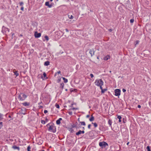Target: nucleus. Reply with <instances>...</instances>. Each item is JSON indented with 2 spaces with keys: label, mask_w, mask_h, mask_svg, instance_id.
<instances>
[{
  "label": "nucleus",
  "mask_w": 151,
  "mask_h": 151,
  "mask_svg": "<svg viewBox=\"0 0 151 151\" xmlns=\"http://www.w3.org/2000/svg\"><path fill=\"white\" fill-rule=\"evenodd\" d=\"M27 96L23 93H21L19 95L18 98L19 100L23 101L27 98Z\"/></svg>",
  "instance_id": "obj_1"
},
{
  "label": "nucleus",
  "mask_w": 151,
  "mask_h": 151,
  "mask_svg": "<svg viewBox=\"0 0 151 151\" xmlns=\"http://www.w3.org/2000/svg\"><path fill=\"white\" fill-rule=\"evenodd\" d=\"M95 85L97 86H102L104 84V82L101 79H96L95 82Z\"/></svg>",
  "instance_id": "obj_2"
},
{
  "label": "nucleus",
  "mask_w": 151,
  "mask_h": 151,
  "mask_svg": "<svg viewBox=\"0 0 151 151\" xmlns=\"http://www.w3.org/2000/svg\"><path fill=\"white\" fill-rule=\"evenodd\" d=\"M99 145L102 148H105L106 147L108 146V144L104 141L99 142Z\"/></svg>",
  "instance_id": "obj_3"
},
{
  "label": "nucleus",
  "mask_w": 151,
  "mask_h": 151,
  "mask_svg": "<svg viewBox=\"0 0 151 151\" xmlns=\"http://www.w3.org/2000/svg\"><path fill=\"white\" fill-rule=\"evenodd\" d=\"M56 128L55 127L54 125H52L50 126L49 128L48 129V130L49 131H51L52 132L54 133L56 132Z\"/></svg>",
  "instance_id": "obj_4"
},
{
  "label": "nucleus",
  "mask_w": 151,
  "mask_h": 151,
  "mask_svg": "<svg viewBox=\"0 0 151 151\" xmlns=\"http://www.w3.org/2000/svg\"><path fill=\"white\" fill-rule=\"evenodd\" d=\"M71 126L72 128L75 127L76 129H79L81 127L80 124H78L77 122H76L75 123L73 124Z\"/></svg>",
  "instance_id": "obj_5"
},
{
  "label": "nucleus",
  "mask_w": 151,
  "mask_h": 151,
  "mask_svg": "<svg viewBox=\"0 0 151 151\" xmlns=\"http://www.w3.org/2000/svg\"><path fill=\"white\" fill-rule=\"evenodd\" d=\"M115 95L119 96L120 95L121 90L120 89H116L114 90Z\"/></svg>",
  "instance_id": "obj_6"
},
{
  "label": "nucleus",
  "mask_w": 151,
  "mask_h": 151,
  "mask_svg": "<svg viewBox=\"0 0 151 151\" xmlns=\"http://www.w3.org/2000/svg\"><path fill=\"white\" fill-rule=\"evenodd\" d=\"M9 29L8 28L4 26L2 27V32L3 34H5L6 32H9Z\"/></svg>",
  "instance_id": "obj_7"
},
{
  "label": "nucleus",
  "mask_w": 151,
  "mask_h": 151,
  "mask_svg": "<svg viewBox=\"0 0 151 151\" xmlns=\"http://www.w3.org/2000/svg\"><path fill=\"white\" fill-rule=\"evenodd\" d=\"M95 52V51L93 48L90 50L89 52L91 55V57H92L93 55H94Z\"/></svg>",
  "instance_id": "obj_8"
},
{
  "label": "nucleus",
  "mask_w": 151,
  "mask_h": 151,
  "mask_svg": "<svg viewBox=\"0 0 151 151\" xmlns=\"http://www.w3.org/2000/svg\"><path fill=\"white\" fill-rule=\"evenodd\" d=\"M41 33H38L37 32H36L35 33V36L36 38H39L41 36Z\"/></svg>",
  "instance_id": "obj_9"
},
{
  "label": "nucleus",
  "mask_w": 151,
  "mask_h": 151,
  "mask_svg": "<svg viewBox=\"0 0 151 151\" xmlns=\"http://www.w3.org/2000/svg\"><path fill=\"white\" fill-rule=\"evenodd\" d=\"M22 104L25 106H29L30 104L29 102H25L22 103Z\"/></svg>",
  "instance_id": "obj_10"
},
{
  "label": "nucleus",
  "mask_w": 151,
  "mask_h": 151,
  "mask_svg": "<svg viewBox=\"0 0 151 151\" xmlns=\"http://www.w3.org/2000/svg\"><path fill=\"white\" fill-rule=\"evenodd\" d=\"M62 118H60L59 119L57 120L56 121V123L58 125H59L60 123V121L62 120Z\"/></svg>",
  "instance_id": "obj_11"
},
{
  "label": "nucleus",
  "mask_w": 151,
  "mask_h": 151,
  "mask_svg": "<svg viewBox=\"0 0 151 151\" xmlns=\"http://www.w3.org/2000/svg\"><path fill=\"white\" fill-rule=\"evenodd\" d=\"M12 148L14 149V150L17 149L19 151L20 150L19 147L17 146L16 145H14L12 146Z\"/></svg>",
  "instance_id": "obj_12"
},
{
  "label": "nucleus",
  "mask_w": 151,
  "mask_h": 151,
  "mask_svg": "<svg viewBox=\"0 0 151 151\" xmlns=\"http://www.w3.org/2000/svg\"><path fill=\"white\" fill-rule=\"evenodd\" d=\"M45 5L46 6H47L49 8L51 7L52 6L51 4H49V3L48 1H47L45 2Z\"/></svg>",
  "instance_id": "obj_13"
},
{
  "label": "nucleus",
  "mask_w": 151,
  "mask_h": 151,
  "mask_svg": "<svg viewBox=\"0 0 151 151\" xmlns=\"http://www.w3.org/2000/svg\"><path fill=\"white\" fill-rule=\"evenodd\" d=\"M108 123L109 125V127H111L112 128L111 124L112 123V120L110 119H109L108 121Z\"/></svg>",
  "instance_id": "obj_14"
},
{
  "label": "nucleus",
  "mask_w": 151,
  "mask_h": 151,
  "mask_svg": "<svg viewBox=\"0 0 151 151\" xmlns=\"http://www.w3.org/2000/svg\"><path fill=\"white\" fill-rule=\"evenodd\" d=\"M14 70H15V69H14L13 72L14 73V74L16 75V76L17 77L19 75V73L17 71H14Z\"/></svg>",
  "instance_id": "obj_15"
},
{
  "label": "nucleus",
  "mask_w": 151,
  "mask_h": 151,
  "mask_svg": "<svg viewBox=\"0 0 151 151\" xmlns=\"http://www.w3.org/2000/svg\"><path fill=\"white\" fill-rule=\"evenodd\" d=\"M50 62L48 61L45 62L44 63V65L45 66H48L50 65Z\"/></svg>",
  "instance_id": "obj_16"
},
{
  "label": "nucleus",
  "mask_w": 151,
  "mask_h": 151,
  "mask_svg": "<svg viewBox=\"0 0 151 151\" xmlns=\"http://www.w3.org/2000/svg\"><path fill=\"white\" fill-rule=\"evenodd\" d=\"M110 58V56L108 55H107L105 57H104V60H108Z\"/></svg>",
  "instance_id": "obj_17"
},
{
  "label": "nucleus",
  "mask_w": 151,
  "mask_h": 151,
  "mask_svg": "<svg viewBox=\"0 0 151 151\" xmlns=\"http://www.w3.org/2000/svg\"><path fill=\"white\" fill-rule=\"evenodd\" d=\"M20 113L21 114L24 115L26 114V112L25 110H23L22 109L20 111Z\"/></svg>",
  "instance_id": "obj_18"
},
{
  "label": "nucleus",
  "mask_w": 151,
  "mask_h": 151,
  "mask_svg": "<svg viewBox=\"0 0 151 151\" xmlns=\"http://www.w3.org/2000/svg\"><path fill=\"white\" fill-rule=\"evenodd\" d=\"M63 78V80L64 81V82L65 83H67L68 81V80L67 79L65 78V77H62Z\"/></svg>",
  "instance_id": "obj_19"
},
{
  "label": "nucleus",
  "mask_w": 151,
  "mask_h": 151,
  "mask_svg": "<svg viewBox=\"0 0 151 151\" xmlns=\"http://www.w3.org/2000/svg\"><path fill=\"white\" fill-rule=\"evenodd\" d=\"M94 119V117L92 115H91V117L89 119V121L91 122L93 121Z\"/></svg>",
  "instance_id": "obj_20"
},
{
  "label": "nucleus",
  "mask_w": 151,
  "mask_h": 151,
  "mask_svg": "<svg viewBox=\"0 0 151 151\" xmlns=\"http://www.w3.org/2000/svg\"><path fill=\"white\" fill-rule=\"evenodd\" d=\"M117 118L119 119V122H121V119H122V117L121 116L119 115L118 116Z\"/></svg>",
  "instance_id": "obj_21"
},
{
  "label": "nucleus",
  "mask_w": 151,
  "mask_h": 151,
  "mask_svg": "<svg viewBox=\"0 0 151 151\" xmlns=\"http://www.w3.org/2000/svg\"><path fill=\"white\" fill-rule=\"evenodd\" d=\"M81 125L85 126L86 125V123L84 122H80Z\"/></svg>",
  "instance_id": "obj_22"
},
{
  "label": "nucleus",
  "mask_w": 151,
  "mask_h": 151,
  "mask_svg": "<svg viewBox=\"0 0 151 151\" xmlns=\"http://www.w3.org/2000/svg\"><path fill=\"white\" fill-rule=\"evenodd\" d=\"M81 134V130H79L78 132L76 133V135H79Z\"/></svg>",
  "instance_id": "obj_23"
},
{
  "label": "nucleus",
  "mask_w": 151,
  "mask_h": 151,
  "mask_svg": "<svg viewBox=\"0 0 151 151\" xmlns=\"http://www.w3.org/2000/svg\"><path fill=\"white\" fill-rule=\"evenodd\" d=\"M64 85V83H63L60 84V87L61 88H62V89H63Z\"/></svg>",
  "instance_id": "obj_24"
},
{
  "label": "nucleus",
  "mask_w": 151,
  "mask_h": 151,
  "mask_svg": "<svg viewBox=\"0 0 151 151\" xmlns=\"http://www.w3.org/2000/svg\"><path fill=\"white\" fill-rule=\"evenodd\" d=\"M92 124H93L95 127H96L98 126L97 124L96 123H93V122H92Z\"/></svg>",
  "instance_id": "obj_25"
},
{
  "label": "nucleus",
  "mask_w": 151,
  "mask_h": 151,
  "mask_svg": "<svg viewBox=\"0 0 151 151\" xmlns=\"http://www.w3.org/2000/svg\"><path fill=\"white\" fill-rule=\"evenodd\" d=\"M43 76L45 78L47 79V78L46 77V74L44 72L43 73Z\"/></svg>",
  "instance_id": "obj_26"
},
{
  "label": "nucleus",
  "mask_w": 151,
  "mask_h": 151,
  "mask_svg": "<svg viewBox=\"0 0 151 151\" xmlns=\"http://www.w3.org/2000/svg\"><path fill=\"white\" fill-rule=\"evenodd\" d=\"M78 108H77L73 107L72 108H71L69 109V110H76L78 109Z\"/></svg>",
  "instance_id": "obj_27"
},
{
  "label": "nucleus",
  "mask_w": 151,
  "mask_h": 151,
  "mask_svg": "<svg viewBox=\"0 0 151 151\" xmlns=\"http://www.w3.org/2000/svg\"><path fill=\"white\" fill-rule=\"evenodd\" d=\"M106 90V89H103V90H102V91H101V93H104L105 92Z\"/></svg>",
  "instance_id": "obj_28"
},
{
  "label": "nucleus",
  "mask_w": 151,
  "mask_h": 151,
  "mask_svg": "<svg viewBox=\"0 0 151 151\" xmlns=\"http://www.w3.org/2000/svg\"><path fill=\"white\" fill-rule=\"evenodd\" d=\"M146 149L147 150V151H151V150L150 149V147L149 146H147V147Z\"/></svg>",
  "instance_id": "obj_29"
},
{
  "label": "nucleus",
  "mask_w": 151,
  "mask_h": 151,
  "mask_svg": "<svg viewBox=\"0 0 151 151\" xmlns=\"http://www.w3.org/2000/svg\"><path fill=\"white\" fill-rule=\"evenodd\" d=\"M3 116V114L0 113V121H1L2 120Z\"/></svg>",
  "instance_id": "obj_30"
},
{
  "label": "nucleus",
  "mask_w": 151,
  "mask_h": 151,
  "mask_svg": "<svg viewBox=\"0 0 151 151\" xmlns=\"http://www.w3.org/2000/svg\"><path fill=\"white\" fill-rule=\"evenodd\" d=\"M3 122H0V129H1V128L3 127Z\"/></svg>",
  "instance_id": "obj_31"
},
{
  "label": "nucleus",
  "mask_w": 151,
  "mask_h": 151,
  "mask_svg": "<svg viewBox=\"0 0 151 151\" xmlns=\"http://www.w3.org/2000/svg\"><path fill=\"white\" fill-rule=\"evenodd\" d=\"M55 107L58 109H59L60 108V106L58 104H56L55 105Z\"/></svg>",
  "instance_id": "obj_32"
},
{
  "label": "nucleus",
  "mask_w": 151,
  "mask_h": 151,
  "mask_svg": "<svg viewBox=\"0 0 151 151\" xmlns=\"http://www.w3.org/2000/svg\"><path fill=\"white\" fill-rule=\"evenodd\" d=\"M76 104V103H74V102H73V103H72L71 104V105L70 106H69V107H71V108H73V105L74 104Z\"/></svg>",
  "instance_id": "obj_33"
},
{
  "label": "nucleus",
  "mask_w": 151,
  "mask_h": 151,
  "mask_svg": "<svg viewBox=\"0 0 151 151\" xmlns=\"http://www.w3.org/2000/svg\"><path fill=\"white\" fill-rule=\"evenodd\" d=\"M23 4L24 3L23 2H21L19 3L20 6H23Z\"/></svg>",
  "instance_id": "obj_34"
},
{
  "label": "nucleus",
  "mask_w": 151,
  "mask_h": 151,
  "mask_svg": "<svg viewBox=\"0 0 151 151\" xmlns=\"http://www.w3.org/2000/svg\"><path fill=\"white\" fill-rule=\"evenodd\" d=\"M45 38L47 41H48L49 40V37L47 36H45Z\"/></svg>",
  "instance_id": "obj_35"
},
{
  "label": "nucleus",
  "mask_w": 151,
  "mask_h": 151,
  "mask_svg": "<svg viewBox=\"0 0 151 151\" xmlns=\"http://www.w3.org/2000/svg\"><path fill=\"white\" fill-rule=\"evenodd\" d=\"M41 122L42 124H44L45 123V121L42 120L41 121Z\"/></svg>",
  "instance_id": "obj_36"
},
{
  "label": "nucleus",
  "mask_w": 151,
  "mask_h": 151,
  "mask_svg": "<svg viewBox=\"0 0 151 151\" xmlns=\"http://www.w3.org/2000/svg\"><path fill=\"white\" fill-rule=\"evenodd\" d=\"M31 148V147H30V146H28L27 147V151H31L30 150Z\"/></svg>",
  "instance_id": "obj_37"
},
{
  "label": "nucleus",
  "mask_w": 151,
  "mask_h": 151,
  "mask_svg": "<svg viewBox=\"0 0 151 151\" xmlns=\"http://www.w3.org/2000/svg\"><path fill=\"white\" fill-rule=\"evenodd\" d=\"M68 113L70 115H72V114H73L72 112L71 111H69L68 112Z\"/></svg>",
  "instance_id": "obj_38"
},
{
  "label": "nucleus",
  "mask_w": 151,
  "mask_h": 151,
  "mask_svg": "<svg viewBox=\"0 0 151 151\" xmlns=\"http://www.w3.org/2000/svg\"><path fill=\"white\" fill-rule=\"evenodd\" d=\"M139 40H137L136 42V44H135V46H136V45H138L139 44Z\"/></svg>",
  "instance_id": "obj_39"
},
{
  "label": "nucleus",
  "mask_w": 151,
  "mask_h": 151,
  "mask_svg": "<svg viewBox=\"0 0 151 151\" xmlns=\"http://www.w3.org/2000/svg\"><path fill=\"white\" fill-rule=\"evenodd\" d=\"M134 19H131L130 20V22L131 23H132L134 22Z\"/></svg>",
  "instance_id": "obj_40"
},
{
  "label": "nucleus",
  "mask_w": 151,
  "mask_h": 151,
  "mask_svg": "<svg viewBox=\"0 0 151 151\" xmlns=\"http://www.w3.org/2000/svg\"><path fill=\"white\" fill-rule=\"evenodd\" d=\"M72 128V127L70 128L69 129V131H70L71 132H72L73 131V129Z\"/></svg>",
  "instance_id": "obj_41"
},
{
  "label": "nucleus",
  "mask_w": 151,
  "mask_h": 151,
  "mask_svg": "<svg viewBox=\"0 0 151 151\" xmlns=\"http://www.w3.org/2000/svg\"><path fill=\"white\" fill-rule=\"evenodd\" d=\"M61 80V78H58L57 80V82L58 83H59L60 82V81Z\"/></svg>",
  "instance_id": "obj_42"
},
{
  "label": "nucleus",
  "mask_w": 151,
  "mask_h": 151,
  "mask_svg": "<svg viewBox=\"0 0 151 151\" xmlns=\"http://www.w3.org/2000/svg\"><path fill=\"white\" fill-rule=\"evenodd\" d=\"M69 18L70 19H73V17L72 15H71L70 17L69 16Z\"/></svg>",
  "instance_id": "obj_43"
},
{
  "label": "nucleus",
  "mask_w": 151,
  "mask_h": 151,
  "mask_svg": "<svg viewBox=\"0 0 151 151\" xmlns=\"http://www.w3.org/2000/svg\"><path fill=\"white\" fill-rule=\"evenodd\" d=\"M91 124H89L88 125V129H91Z\"/></svg>",
  "instance_id": "obj_44"
},
{
  "label": "nucleus",
  "mask_w": 151,
  "mask_h": 151,
  "mask_svg": "<svg viewBox=\"0 0 151 151\" xmlns=\"http://www.w3.org/2000/svg\"><path fill=\"white\" fill-rule=\"evenodd\" d=\"M90 76L91 78H93L94 76L93 74L92 73L90 74Z\"/></svg>",
  "instance_id": "obj_45"
},
{
  "label": "nucleus",
  "mask_w": 151,
  "mask_h": 151,
  "mask_svg": "<svg viewBox=\"0 0 151 151\" xmlns=\"http://www.w3.org/2000/svg\"><path fill=\"white\" fill-rule=\"evenodd\" d=\"M24 9V7L23 6H22L21 7V10L22 11H23Z\"/></svg>",
  "instance_id": "obj_46"
},
{
  "label": "nucleus",
  "mask_w": 151,
  "mask_h": 151,
  "mask_svg": "<svg viewBox=\"0 0 151 151\" xmlns=\"http://www.w3.org/2000/svg\"><path fill=\"white\" fill-rule=\"evenodd\" d=\"M11 34L12 36V39H13V37L14 35V33H11Z\"/></svg>",
  "instance_id": "obj_47"
},
{
  "label": "nucleus",
  "mask_w": 151,
  "mask_h": 151,
  "mask_svg": "<svg viewBox=\"0 0 151 151\" xmlns=\"http://www.w3.org/2000/svg\"><path fill=\"white\" fill-rule=\"evenodd\" d=\"M126 90L124 88L122 89V91L123 92H125L126 91Z\"/></svg>",
  "instance_id": "obj_48"
},
{
  "label": "nucleus",
  "mask_w": 151,
  "mask_h": 151,
  "mask_svg": "<svg viewBox=\"0 0 151 151\" xmlns=\"http://www.w3.org/2000/svg\"><path fill=\"white\" fill-rule=\"evenodd\" d=\"M48 112V111L47 110H45L44 111V113L45 114H46Z\"/></svg>",
  "instance_id": "obj_49"
},
{
  "label": "nucleus",
  "mask_w": 151,
  "mask_h": 151,
  "mask_svg": "<svg viewBox=\"0 0 151 151\" xmlns=\"http://www.w3.org/2000/svg\"><path fill=\"white\" fill-rule=\"evenodd\" d=\"M39 109H41L43 108V106H39Z\"/></svg>",
  "instance_id": "obj_50"
},
{
  "label": "nucleus",
  "mask_w": 151,
  "mask_h": 151,
  "mask_svg": "<svg viewBox=\"0 0 151 151\" xmlns=\"http://www.w3.org/2000/svg\"><path fill=\"white\" fill-rule=\"evenodd\" d=\"M101 127H102L100 126L99 127V129L100 131H102V130L101 129Z\"/></svg>",
  "instance_id": "obj_51"
},
{
  "label": "nucleus",
  "mask_w": 151,
  "mask_h": 151,
  "mask_svg": "<svg viewBox=\"0 0 151 151\" xmlns=\"http://www.w3.org/2000/svg\"><path fill=\"white\" fill-rule=\"evenodd\" d=\"M102 86H100V89H101V90H103V88L102 87Z\"/></svg>",
  "instance_id": "obj_52"
},
{
  "label": "nucleus",
  "mask_w": 151,
  "mask_h": 151,
  "mask_svg": "<svg viewBox=\"0 0 151 151\" xmlns=\"http://www.w3.org/2000/svg\"><path fill=\"white\" fill-rule=\"evenodd\" d=\"M109 31L110 32H111L112 31V29H109Z\"/></svg>",
  "instance_id": "obj_53"
},
{
  "label": "nucleus",
  "mask_w": 151,
  "mask_h": 151,
  "mask_svg": "<svg viewBox=\"0 0 151 151\" xmlns=\"http://www.w3.org/2000/svg\"><path fill=\"white\" fill-rule=\"evenodd\" d=\"M81 134H84L85 133V131L84 130L81 131Z\"/></svg>",
  "instance_id": "obj_54"
},
{
  "label": "nucleus",
  "mask_w": 151,
  "mask_h": 151,
  "mask_svg": "<svg viewBox=\"0 0 151 151\" xmlns=\"http://www.w3.org/2000/svg\"><path fill=\"white\" fill-rule=\"evenodd\" d=\"M137 107L138 108H140L141 107V106L140 105H138Z\"/></svg>",
  "instance_id": "obj_55"
},
{
  "label": "nucleus",
  "mask_w": 151,
  "mask_h": 151,
  "mask_svg": "<svg viewBox=\"0 0 151 151\" xmlns=\"http://www.w3.org/2000/svg\"><path fill=\"white\" fill-rule=\"evenodd\" d=\"M46 122H47L48 121V119L47 118H46L45 119V121Z\"/></svg>",
  "instance_id": "obj_56"
},
{
  "label": "nucleus",
  "mask_w": 151,
  "mask_h": 151,
  "mask_svg": "<svg viewBox=\"0 0 151 151\" xmlns=\"http://www.w3.org/2000/svg\"><path fill=\"white\" fill-rule=\"evenodd\" d=\"M65 30L67 32H69V30L67 29H65Z\"/></svg>",
  "instance_id": "obj_57"
},
{
  "label": "nucleus",
  "mask_w": 151,
  "mask_h": 151,
  "mask_svg": "<svg viewBox=\"0 0 151 151\" xmlns=\"http://www.w3.org/2000/svg\"><path fill=\"white\" fill-rule=\"evenodd\" d=\"M57 73L58 74H60L61 73V72L60 71H58Z\"/></svg>",
  "instance_id": "obj_58"
},
{
  "label": "nucleus",
  "mask_w": 151,
  "mask_h": 151,
  "mask_svg": "<svg viewBox=\"0 0 151 151\" xmlns=\"http://www.w3.org/2000/svg\"><path fill=\"white\" fill-rule=\"evenodd\" d=\"M90 117V115H88L86 116V117L87 118H88Z\"/></svg>",
  "instance_id": "obj_59"
},
{
  "label": "nucleus",
  "mask_w": 151,
  "mask_h": 151,
  "mask_svg": "<svg viewBox=\"0 0 151 151\" xmlns=\"http://www.w3.org/2000/svg\"><path fill=\"white\" fill-rule=\"evenodd\" d=\"M50 123H49L48 124H47V125H46V126L47 127H48V126H50Z\"/></svg>",
  "instance_id": "obj_60"
},
{
  "label": "nucleus",
  "mask_w": 151,
  "mask_h": 151,
  "mask_svg": "<svg viewBox=\"0 0 151 151\" xmlns=\"http://www.w3.org/2000/svg\"><path fill=\"white\" fill-rule=\"evenodd\" d=\"M42 103V102L41 101V102H40V103H39L38 104L39 105H40V104H41Z\"/></svg>",
  "instance_id": "obj_61"
},
{
  "label": "nucleus",
  "mask_w": 151,
  "mask_h": 151,
  "mask_svg": "<svg viewBox=\"0 0 151 151\" xmlns=\"http://www.w3.org/2000/svg\"><path fill=\"white\" fill-rule=\"evenodd\" d=\"M78 122H79V123H80V122H80V119H79V118H78Z\"/></svg>",
  "instance_id": "obj_62"
},
{
  "label": "nucleus",
  "mask_w": 151,
  "mask_h": 151,
  "mask_svg": "<svg viewBox=\"0 0 151 151\" xmlns=\"http://www.w3.org/2000/svg\"><path fill=\"white\" fill-rule=\"evenodd\" d=\"M129 142H127V145H129Z\"/></svg>",
  "instance_id": "obj_63"
},
{
  "label": "nucleus",
  "mask_w": 151,
  "mask_h": 151,
  "mask_svg": "<svg viewBox=\"0 0 151 151\" xmlns=\"http://www.w3.org/2000/svg\"><path fill=\"white\" fill-rule=\"evenodd\" d=\"M8 117L9 118H11V116L10 115H9L8 116Z\"/></svg>",
  "instance_id": "obj_64"
}]
</instances>
